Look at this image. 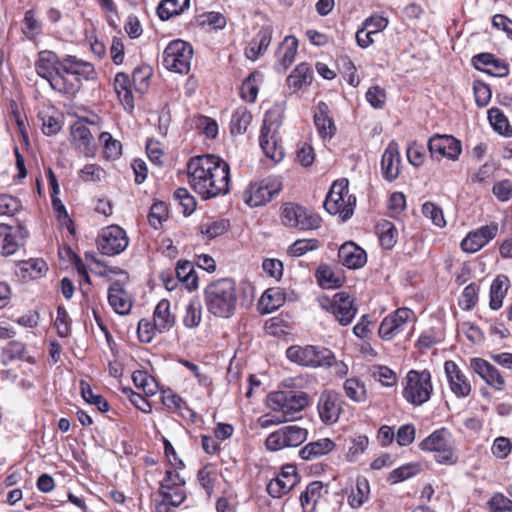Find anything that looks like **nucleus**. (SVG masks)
<instances>
[{"label": "nucleus", "instance_id": "obj_52", "mask_svg": "<svg viewBox=\"0 0 512 512\" xmlns=\"http://www.w3.org/2000/svg\"><path fill=\"white\" fill-rule=\"evenodd\" d=\"M297 48L298 40L294 36L285 37L284 41L279 47L281 64H291L295 59Z\"/></svg>", "mask_w": 512, "mask_h": 512}, {"label": "nucleus", "instance_id": "obj_50", "mask_svg": "<svg viewBox=\"0 0 512 512\" xmlns=\"http://www.w3.org/2000/svg\"><path fill=\"white\" fill-rule=\"evenodd\" d=\"M321 243L317 239H298L288 248V254L292 257H300L309 251L316 250Z\"/></svg>", "mask_w": 512, "mask_h": 512}, {"label": "nucleus", "instance_id": "obj_6", "mask_svg": "<svg viewBox=\"0 0 512 512\" xmlns=\"http://www.w3.org/2000/svg\"><path fill=\"white\" fill-rule=\"evenodd\" d=\"M348 185L346 178L334 181L324 201L325 210L331 215L338 214L343 221L351 218L356 205V197L349 194Z\"/></svg>", "mask_w": 512, "mask_h": 512}, {"label": "nucleus", "instance_id": "obj_44", "mask_svg": "<svg viewBox=\"0 0 512 512\" xmlns=\"http://www.w3.org/2000/svg\"><path fill=\"white\" fill-rule=\"evenodd\" d=\"M369 483L366 478H358L355 490H352L348 497L349 505L352 508L361 507L369 497Z\"/></svg>", "mask_w": 512, "mask_h": 512}, {"label": "nucleus", "instance_id": "obj_54", "mask_svg": "<svg viewBox=\"0 0 512 512\" xmlns=\"http://www.w3.org/2000/svg\"><path fill=\"white\" fill-rule=\"evenodd\" d=\"M229 226V220L219 219L211 223L202 224L200 226V231L203 235L207 236L208 239H214L227 232Z\"/></svg>", "mask_w": 512, "mask_h": 512}, {"label": "nucleus", "instance_id": "obj_55", "mask_svg": "<svg viewBox=\"0 0 512 512\" xmlns=\"http://www.w3.org/2000/svg\"><path fill=\"white\" fill-rule=\"evenodd\" d=\"M167 216V205L162 201L155 202L150 208L148 221L153 228L158 229Z\"/></svg>", "mask_w": 512, "mask_h": 512}, {"label": "nucleus", "instance_id": "obj_43", "mask_svg": "<svg viewBox=\"0 0 512 512\" xmlns=\"http://www.w3.org/2000/svg\"><path fill=\"white\" fill-rule=\"evenodd\" d=\"M202 320V305L198 297L192 298L187 307L183 318V324L187 328H195L199 326Z\"/></svg>", "mask_w": 512, "mask_h": 512}, {"label": "nucleus", "instance_id": "obj_19", "mask_svg": "<svg viewBox=\"0 0 512 512\" xmlns=\"http://www.w3.org/2000/svg\"><path fill=\"white\" fill-rule=\"evenodd\" d=\"M498 232L497 224H490L482 226L468 235L462 240L461 248L464 252L475 253L483 248L489 241H491Z\"/></svg>", "mask_w": 512, "mask_h": 512}, {"label": "nucleus", "instance_id": "obj_32", "mask_svg": "<svg viewBox=\"0 0 512 512\" xmlns=\"http://www.w3.org/2000/svg\"><path fill=\"white\" fill-rule=\"evenodd\" d=\"M335 448V443L329 438L319 439L305 445L299 454L304 460H312L328 454Z\"/></svg>", "mask_w": 512, "mask_h": 512}, {"label": "nucleus", "instance_id": "obj_5", "mask_svg": "<svg viewBox=\"0 0 512 512\" xmlns=\"http://www.w3.org/2000/svg\"><path fill=\"white\" fill-rule=\"evenodd\" d=\"M286 356L291 362L308 368H329L335 362L334 353L318 345H292L286 350Z\"/></svg>", "mask_w": 512, "mask_h": 512}, {"label": "nucleus", "instance_id": "obj_10", "mask_svg": "<svg viewBox=\"0 0 512 512\" xmlns=\"http://www.w3.org/2000/svg\"><path fill=\"white\" fill-rule=\"evenodd\" d=\"M282 190V183L276 178H265L250 183L243 192V200L250 207H258L270 202Z\"/></svg>", "mask_w": 512, "mask_h": 512}, {"label": "nucleus", "instance_id": "obj_15", "mask_svg": "<svg viewBox=\"0 0 512 512\" xmlns=\"http://www.w3.org/2000/svg\"><path fill=\"white\" fill-rule=\"evenodd\" d=\"M28 235L27 228L22 224H18L16 228L0 224V253L4 256L14 254L25 244Z\"/></svg>", "mask_w": 512, "mask_h": 512}, {"label": "nucleus", "instance_id": "obj_48", "mask_svg": "<svg viewBox=\"0 0 512 512\" xmlns=\"http://www.w3.org/2000/svg\"><path fill=\"white\" fill-rule=\"evenodd\" d=\"M42 22L37 19L34 9L25 12L22 31L28 39H33L42 32Z\"/></svg>", "mask_w": 512, "mask_h": 512}, {"label": "nucleus", "instance_id": "obj_58", "mask_svg": "<svg viewBox=\"0 0 512 512\" xmlns=\"http://www.w3.org/2000/svg\"><path fill=\"white\" fill-rule=\"evenodd\" d=\"M473 91H474L476 104L479 107L487 106L491 100L490 87L481 80H475L473 82Z\"/></svg>", "mask_w": 512, "mask_h": 512}, {"label": "nucleus", "instance_id": "obj_34", "mask_svg": "<svg viewBox=\"0 0 512 512\" xmlns=\"http://www.w3.org/2000/svg\"><path fill=\"white\" fill-rule=\"evenodd\" d=\"M177 279L185 285L188 290H195L198 287V276L194 265L188 260H179L175 268Z\"/></svg>", "mask_w": 512, "mask_h": 512}, {"label": "nucleus", "instance_id": "obj_30", "mask_svg": "<svg viewBox=\"0 0 512 512\" xmlns=\"http://www.w3.org/2000/svg\"><path fill=\"white\" fill-rule=\"evenodd\" d=\"M314 122L318 133L322 138H331L336 127L333 120L328 116V105L325 102H319L314 114Z\"/></svg>", "mask_w": 512, "mask_h": 512}, {"label": "nucleus", "instance_id": "obj_45", "mask_svg": "<svg viewBox=\"0 0 512 512\" xmlns=\"http://www.w3.org/2000/svg\"><path fill=\"white\" fill-rule=\"evenodd\" d=\"M346 396L354 402H364L366 400V388L363 382L357 378H348L343 384Z\"/></svg>", "mask_w": 512, "mask_h": 512}, {"label": "nucleus", "instance_id": "obj_26", "mask_svg": "<svg viewBox=\"0 0 512 512\" xmlns=\"http://www.w3.org/2000/svg\"><path fill=\"white\" fill-rule=\"evenodd\" d=\"M399 165V146L395 141H391L384 150L381 159V170L383 177L389 182L395 180L399 175Z\"/></svg>", "mask_w": 512, "mask_h": 512}, {"label": "nucleus", "instance_id": "obj_17", "mask_svg": "<svg viewBox=\"0 0 512 512\" xmlns=\"http://www.w3.org/2000/svg\"><path fill=\"white\" fill-rule=\"evenodd\" d=\"M413 314L408 308H399L393 314L386 316L380 323L378 334L383 340H392L404 330L408 319Z\"/></svg>", "mask_w": 512, "mask_h": 512}, {"label": "nucleus", "instance_id": "obj_38", "mask_svg": "<svg viewBox=\"0 0 512 512\" xmlns=\"http://www.w3.org/2000/svg\"><path fill=\"white\" fill-rule=\"evenodd\" d=\"M19 359L28 363H34V357L28 355L23 343L18 341H10L2 351V362L8 364L9 362Z\"/></svg>", "mask_w": 512, "mask_h": 512}, {"label": "nucleus", "instance_id": "obj_22", "mask_svg": "<svg viewBox=\"0 0 512 512\" xmlns=\"http://www.w3.org/2000/svg\"><path fill=\"white\" fill-rule=\"evenodd\" d=\"M193 53V47L190 43L181 39L173 40L164 49V63L191 64Z\"/></svg>", "mask_w": 512, "mask_h": 512}, {"label": "nucleus", "instance_id": "obj_51", "mask_svg": "<svg viewBox=\"0 0 512 512\" xmlns=\"http://www.w3.org/2000/svg\"><path fill=\"white\" fill-rule=\"evenodd\" d=\"M42 121V131L47 136L56 135L62 129V116L58 113L50 115L48 113H40Z\"/></svg>", "mask_w": 512, "mask_h": 512}, {"label": "nucleus", "instance_id": "obj_59", "mask_svg": "<svg viewBox=\"0 0 512 512\" xmlns=\"http://www.w3.org/2000/svg\"><path fill=\"white\" fill-rule=\"evenodd\" d=\"M175 199L183 208L185 215H190L196 209V200L186 188H178L174 193Z\"/></svg>", "mask_w": 512, "mask_h": 512}, {"label": "nucleus", "instance_id": "obj_13", "mask_svg": "<svg viewBox=\"0 0 512 512\" xmlns=\"http://www.w3.org/2000/svg\"><path fill=\"white\" fill-rule=\"evenodd\" d=\"M36 73L46 79L52 88L57 89L67 84L74 86L80 82L82 72L81 66H34Z\"/></svg>", "mask_w": 512, "mask_h": 512}, {"label": "nucleus", "instance_id": "obj_28", "mask_svg": "<svg viewBox=\"0 0 512 512\" xmlns=\"http://www.w3.org/2000/svg\"><path fill=\"white\" fill-rule=\"evenodd\" d=\"M272 33L273 29L270 25H265L260 28L245 49L247 59L256 61L266 51L271 42Z\"/></svg>", "mask_w": 512, "mask_h": 512}, {"label": "nucleus", "instance_id": "obj_42", "mask_svg": "<svg viewBox=\"0 0 512 512\" xmlns=\"http://www.w3.org/2000/svg\"><path fill=\"white\" fill-rule=\"evenodd\" d=\"M488 120L493 129L500 135L509 137L512 135V128L504 113L499 108L488 110Z\"/></svg>", "mask_w": 512, "mask_h": 512}, {"label": "nucleus", "instance_id": "obj_7", "mask_svg": "<svg viewBox=\"0 0 512 512\" xmlns=\"http://www.w3.org/2000/svg\"><path fill=\"white\" fill-rule=\"evenodd\" d=\"M309 404V395L303 391H275L268 395L267 405L274 412L281 413L284 421L295 419Z\"/></svg>", "mask_w": 512, "mask_h": 512}, {"label": "nucleus", "instance_id": "obj_2", "mask_svg": "<svg viewBox=\"0 0 512 512\" xmlns=\"http://www.w3.org/2000/svg\"><path fill=\"white\" fill-rule=\"evenodd\" d=\"M240 299V290L232 278H220L210 282L204 289L207 311L217 318H231Z\"/></svg>", "mask_w": 512, "mask_h": 512}, {"label": "nucleus", "instance_id": "obj_56", "mask_svg": "<svg viewBox=\"0 0 512 512\" xmlns=\"http://www.w3.org/2000/svg\"><path fill=\"white\" fill-rule=\"evenodd\" d=\"M422 214L438 227L446 224L442 209L433 202L427 201L422 205Z\"/></svg>", "mask_w": 512, "mask_h": 512}, {"label": "nucleus", "instance_id": "obj_35", "mask_svg": "<svg viewBox=\"0 0 512 512\" xmlns=\"http://www.w3.org/2000/svg\"><path fill=\"white\" fill-rule=\"evenodd\" d=\"M509 286V279L505 275H498L492 282L490 287L489 306L492 310L501 308L503 299Z\"/></svg>", "mask_w": 512, "mask_h": 512}, {"label": "nucleus", "instance_id": "obj_61", "mask_svg": "<svg viewBox=\"0 0 512 512\" xmlns=\"http://www.w3.org/2000/svg\"><path fill=\"white\" fill-rule=\"evenodd\" d=\"M159 495L165 499L172 507H178L186 499V493L183 488L176 487L174 489L159 488Z\"/></svg>", "mask_w": 512, "mask_h": 512}, {"label": "nucleus", "instance_id": "obj_18", "mask_svg": "<svg viewBox=\"0 0 512 512\" xmlns=\"http://www.w3.org/2000/svg\"><path fill=\"white\" fill-rule=\"evenodd\" d=\"M470 368L477 374L487 385L495 390H504L506 383L500 371L490 362L483 358H472L470 360Z\"/></svg>", "mask_w": 512, "mask_h": 512}, {"label": "nucleus", "instance_id": "obj_16", "mask_svg": "<svg viewBox=\"0 0 512 512\" xmlns=\"http://www.w3.org/2000/svg\"><path fill=\"white\" fill-rule=\"evenodd\" d=\"M431 156L446 157L457 160L462 152L461 142L452 135L435 134L428 141Z\"/></svg>", "mask_w": 512, "mask_h": 512}, {"label": "nucleus", "instance_id": "obj_62", "mask_svg": "<svg viewBox=\"0 0 512 512\" xmlns=\"http://www.w3.org/2000/svg\"><path fill=\"white\" fill-rule=\"evenodd\" d=\"M367 102L375 109H382L386 102V92L380 86H372L366 92Z\"/></svg>", "mask_w": 512, "mask_h": 512}, {"label": "nucleus", "instance_id": "obj_33", "mask_svg": "<svg viewBox=\"0 0 512 512\" xmlns=\"http://www.w3.org/2000/svg\"><path fill=\"white\" fill-rule=\"evenodd\" d=\"M285 302V293L279 287L267 289L259 300L262 313H271L281 307Z\"/></svg>", "mask_w": 512, "mask_h": 512}, {"label": "nucleus", "instance_id": "obj_14", "mask_svg": "<svg viewBox=\"0 0 512 512\" xmlns=\"http://www.w3.org/2000/svg\"><path fill=\"white\" fill-rule=\"evenodd\" d=\"M97 244L102 254L114 256L127 248L129 239L124 229L118 225H111L102 230Z\"/></svg>", "mask_w": 512, "mask_h": 512}, {"label": "nucleus", "instance_id": "obj_37", "mask_svg": "<svg viewBox=\"0 0 512 512\" xmlns=\"http://www.w3.org/2000/svg\"><path fill=\"white\" fill-rule=\"evenodd\" d=\"M376 233L384 249L390 250L397 243L398 231L395 225L388 220H382L376 225Z\"/></svg>", "mask_w": 512, "mask_h": 512}, {"label": "nucleus", "instance_id": "obj_25", "mask_svg": "<svg viewBox=\"0 0 512 512\" xmlns=\"http://www.w3.org/2000/svg\"><path fill=\"white\" fill-rule=\"evenodd\" d=\"M445 373L450 385L451 391L458 398H464L471 392V384L467 377L454 361H446L444 364Z\"/></svg>", "mask_w": 512, "mask_h": 512}, {"label": "nucleus", "instance_id": "obj_49", "mask_svg": "<svg viewBox=\"0 0 512 512\" xmlns=\"http://www.w3.org/2000/svg\"><path fill=\"white\" fill-rule=\"evenodd\" d=\"M316 278L319 285L323 288H336L340 287L342 284L341 278L335 276L334 272L327 265L318 267L316 271Z\"/></svg>", "mask_w": 512, "mask_h": 512}, {"label": "nucleus", "instance_id": "obj_41", "mask_svg": "<svg viewBox=\"0 0 512 512\" xmlns=\"http://www.w3.org/2000/svg\"><path fill=\"white\" fill-rule=\"evenodd\" d=\"M252 120L251 113L247 110L246 107L237 108L231 117L230 121V132L232 135L235 134H243L246 132L248 126L250 125Z\"/></svg>", "mask_w": 512, "mask_h": 512}, {"label": "nucleus", "instance_id": "obj_23", "mask_svg": "<svg viewBox=\"0 0 512 512\" xmlns=\"http://www.w3.org/2000/svg\"><path fill=\"white\" fill-rule=\"evenodd\" d=\"M72 143L85 156L92 157L96 151L93 135L88 126L82 122H75L70 128Z\"/></svg>", "mask_w": 512, "mask_h": 512}, {"label": "nucleus", "instance_id": "obj_46", "mask_svg": "<svg viewBox=\"0 0 512 512\" xmlns=\"http://www.w3.org/2000/svg\"><path fill=\"white\" fill-rule=\"evenodd\" d=\"M370 375L374 380L380 382L383 386L392 387L397 382V376L393 370L387 366L373 365L369 369Z\"/></svg>", "mask_w": 512, "mask_h": 512}, {"label": "nucleus", "instance_id": "obj_24", "mask_svg": "<svg viewBox=\"0 0 512 512\" xmlns=\"http://www.w3.org/2000/svg\"><path fill=\"white\" fill-rule=\"evenodd\" d=\"M297 483L296 469L292 465L283 467L282 472L267 485V492L273 498L287 494Z\"/></svg>", "mask_w": 512, "mask_h": 512}, {"label": "nucleus", "instance_id": "obj_20", "mask_svg": "<svg viewBox=\"0 0 512 512\" xmlns=\"http://www.w3.org/2000/svg\"><path fill=\"white\" fill-rule=\"evenodd\" d=\"M317 409L323 423L333 424L337 422L341 413V403L338 395L333 391L322 392Z\"/></svg>", "mask_w": 512, "mask_h": 512}, {"label": "nucleus", "instance_id": "obj_57", "mask_svg": "<svg viewBox=\"0 0 512 512\" xmlns=\"http://www.w3.org/2000/svg\"><path fill=\"white\" fill-rule=\"evenodd\" d=\"M20 209L19 199L8 194H0V216H13Z\"/></svg>", "mask_w": 512, "mask_h": 512}, {"label": "nucleus", "instance_id": "obj_4", "mask_svg": "<svg viewBox=\"0 0 512 512\" xmlns=\"http://www.w3.org/2000/svg\"><path fill=\"white\" fill-rule=\"evenodd\" d=\"M422 451L435 453V461L443 465H454L458 462L455 440L447 428L432 432L419 444Z\"/></svg>", "mask_w": 512, "mask_h": 512}, {"label": "nucleus", "instance_id": "obj_36", "mask_svg": "<svg viewBox=\"0 0 512 512\" xmlns=\"http://www.w3.org/2000/svg\"><path fill=\"white\" fill-rule=\"evenodd\" d=\"M263 81V75L259 71L252 72L242 83L240 87L241 98L248 102H255L258 92L259 84Z\"/></svg>", "mask_w": 512, "mask_h": 512}, {"label": "nucleus", "instance_id": "obj_40", "mask_svg": "<svg viewBox=\"0 0 512 512\" xmlns=\"http://www.w3.org/2000/svg\"><path fill=\"white\" fill-rule=\"evenodd\" d=\"M19 270L23 278L36 279L43 276L47 272L48 267L43 259L32 258L20 262Z\"/></svg>", "mask_w": 512, "mask_h": 512}, {"label": "nucleus", "instance_id": "obj_63", "mask_svg": "<svg viewBox=\"0 0 512 512\" xmlns=\"http://www.w3.org/2000/svg\"><path fill=\"white\" fill-rule=\"evenodd\" d=\"M488 505L491 512H512V500L501 493L493 495Z\"/></svg>", "mask_w": 512, "mask_h": 512}, {"label": "nucleus", "instance_id": "obj_53", "mask_svg": "<svg viewBox=\"0 0 512 512\" xmlns=\"http://www.w3.org/2000/svg\"><path fill=\"white\" fill-rule=\"evenodd\" d=\"M99 140L104 146V153L107 158L116 159L122 154L120 141L113 139L110 133L102 132L99 136Z\"/></svg>", "mask_w": 512, "mask_h": 512}, {"label": "nucleus", "instance_id": "obj_11", "mask_svg": "<svg viewBox=\"0 0 512 512\" xmlns=\"http://www.w3.org/2000/svg\"><path fill=\"white\" fill-rule=\"evenodd\" d=\"M308 436L305 428L297 425L284 426L272 432L266 438L265 445L270 451H278L287 447H298Z\"/></svg>", "mask_w": 512, "mask_h": 512}, {"label": "nucleus", "instance_id": "obj_47", "mask_svg": "<svg viewBox=\"0 0 512 512\" xmlns=\"http://www.w3.org/2000/svg\"><path fill=\"white\" fill-rule=\"evenodd\" d=\"M81 396L90 404L95 405L100 412H107L109 410L108 402L99 394H95L91 386L84 380L80 382Z\"/></svg>", "mask_w": 512, "mask_h": 512}, {"label": "nucleus", "instance_id": "obj_29", "mask_svg": "<svg viewBox=\"0 0 512 512\" xmlns=\"http://www.w3.org/2000/svg\"><path fill=\"white\" fill-rule=\"evenodd\" d=\"M154 327L158 328L159 333L170 330L175 324V316L171 314L170 302L162 299L158 302L153 313Z\"/></svg>", "mask_w": 512, "mask_h": 512}, {"label": "nucleus", "instance_id": "obj_39", "mask_svg": "<svg viewBox=\"0 0 512 512\" xmlns=\"http://www.w3.org/2000/svg\"><path fill=\"white\" fill-rule=\"evenodd\" d=\"M190 0H162L157 7V14L163 21L181 14L189 7Z\"/></svg>", "mask_w": 512, "mask_h": 512}, {"label": "nucleus", "instance_id": "obj_1", "mask_svg": "<svg viewBox=\"0 0 512 512\" xmlns=\"http://www.w3.org/2000/svg\"><path fill=\"white\" fill-rule=\"evenodd\" d=\"M188 183L203 199L208 200L229 192L230 168L214 155L193 157L187 164Z\"/></svg>", "mask_w": 512, "mask_h": 512}, {"label": "nucleus", "instance_id": "obj_9", "mask_svg": "<svg viewBox=\"0 0 512 512\" xmlns=\"http://www.w3.org/2000/svg\"><path fill=\"white\" fill-rule=\"evenodd\" d=\"M433 386L431 374L428 370H410L406 375V385L403 389V397L409 403L420 406L430 399Z\"/></svg>", "mask_w": 512, "mask_h": 512}, {"label": "nucleus", "instance_id": "obj_27", "mask_svg": "<svg viewBox=\"0 0 512 512\" xmlns=\"http://www.w3.org/2000/svg\"><path fill=\"white\" fill-rule=\"evenodd\" d=\"M338 258L342 265L350 269H358L367 261L366 252L353 242H346L340 246Z\"/></svg>", "mask_w": 512, "mask_h": 512}, {"label": "nucleus", "instance_id": "obj_31", "mask_svg": "<svg viewBox=\"0 0 512 512\" xmlns=\"http://www.w3.org/2000/svg\"><path fill=\"white\" fill-rule=\"evenodd\" d=\"M313 70L309 66H295L286 79L288 88L295 93L312 83Z\"/></svg>", "mask_w": 512, "mask_h": 512}, {"label": "nucleus", "instance_id": "obj_60", "mask_svg": "<svg viewBox=\"0 0 512 512\" xmlns=\"http://www.w3.org/2000/svg\"><path fill=\"white\" fill-rule=\"evenodd\" d=\"M105 170L97 164H86L79 172L85 182H98L105 177Z\"/></svg>", "mask_w": 512, "mask_h": 512}, {"label": "nucleus", "instance_id": "obj_64", "mask_svg": "<svg viewBox=\"0 0 512 512\" xmlns=\"http://www.w3.org/2000/svg\"><path fill=\"white\" fill-rule=\"evenodd\" d=\"M492 192L499 201L506 202L512 197V182L509 179L498 181L493 185Z\"/></svg>", "mask_w": 512, "mask_h": 512}, {"label": "nucleus", "instance_id": "obj_12", "mask_svg": "<svg viewBox=\"0 0 512 512\" xmlns=\"http://www.w3.org/2000/svg\"><path fill=\"white\" fill-rule=\"evenodd\" d=\"M282 222L288 227L313 230L320 226L321 218L300 205L287 203L282 208Z\"/></svg>", "mask_w": 512, "mask_h": 512}, {"label": "nucleus", "instance_id": "obj_3", "mask_svg": "<svg viewBox=\"0 0 512 512\" xmlns=\"http://www.w3.org/2000/svg\"><path fill=\"white\" fill-rule=\"evenodd\" d=\"M286 110V102H276L266 113L261 127L259 143L266 157L273 162H280L285 155L279 138V129L282 125Z\"/></svg>", "mask_w": 512, "mask_h": 512}, {"label": "nucleus", "instance_id": "obj_21", "mask_svg": "<svg viewBox=\"0 0 512 512\" xmlns=\"http://www.w3.org/2000/svg\"><path fill=\"white\" fill-rule=\"evenodd\" d=\"M108 302L117 314L128 315L132 309L134 298L120 281H114L108 289Z\"/></svg>", "mask_w": 512, "mask_h": 512}, {"label": "nucleus", "instance_id": "obj_8", "mask_svg": "<svg viewBox=\"0 0 512 512\" xmlns=\"http://www.w3.org/2000/svg\"><path fill=\"white\" fill-rule=\"evenodd\" d=\"M318 303L323 310L331 313L342 326L351 324L358 311L354 298L345 291L337 292L331 298L322 296L318 299Z\"/></svg>", "mask_w": 512, "mask_h": 512}]
</instances>
